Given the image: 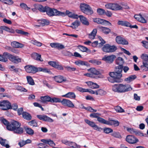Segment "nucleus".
I'll return each instance as SVG.
<instances>
[{"instance_id": "obj_1", "label": "nucleus", "mask_w": 148, "mask_h": 148, "mask_svg": "<svg viewBox=\"0 0 148 148\" xmlns=\"http://www.w3.org/2000/svg\"><path fill=\"white\" fill-rule=\"evenodd\" d=\"M0 121L6 126L8 130L17 134H21L23 132V129L20 127L21 124L18 121H13L10 123H9L7 120L2 117L1 118Z\"/></svg>"}, {"instance_id": "obj_2", "label": "nucleus", "mask_w": 148, "mask_h": 148, "mask_svg": "<svg viewBox=\"0 0 148 148\" xmlns=\"http://www.w3.org/2000/svg\"><path fill=\"white\" fill-rule=\"evenodd\" d=\"M123 66H118L115 69V72H110L109 75L110 77H108V80L111 83H120L123 81L121 78L122 75Z\"/></svg>"}, {"instance_id": "obj_3", "label": "nucleus", "mask_w": 148, "mask_h": 148, "mask_svg": "<svg viewBox=\"0 0 148 148\" xmlns=\"http://www.w3.org/2000/svg\"><path fill=\"white\" fill-rule=\"evenodd\" d=\"M112 88L114 92L120 93L124 92L132 89L130 85L123 84H115L112 86Z\"/></svg>"}, {"instance_id": "obj_4", "label": "nucleus", "mask_w": 148, "mask_h": 148, "mask_svg": "<svg viewBox=\"0 0 148 148\" xmlns=\"http://www.w3.org/2000/svg\"><path fill=\"white\" fill-rule=\"evenodd\" d=\"M80 8L82 12L88 15H90L93 13V10L90 6L85 3H81Z\"/></svg>"}, {"instance_id": "obj_5", "label": "nucleus", "mask_w": 148, "mask_h": 148, "mask_svg": "<svg viewBox=\"0 0 148 148\" xmlns=\"http://www.w3.org/2000/svg\"><path fill=\"white\" fill-rule=\"evenodd\" d=\"M4 56H7V58L12 62L18 64L21 62V59L18 56H14L7 52L3 53Z\"/></svg>"}, {"instance_id": "obj_6", "label": "nucleus", "mask_w": 148, "mask_h": 148, "mask_svg": "<svg viewBox=\"0 0 148 148\" xmlns=\"http://www.w3.org/2000/svg\"><path fill=\"white\" fill-rule=\"evenodd\" d=\"M46 12L49 16H53L62 15L64 14V13L61 12L55 9H52L48 7L47 8Z\"/></svg>"}, {"instance_id": "obj_7", "label": "nucleus", "mask_w": 148, "mask_h": 148, "mask_svg": "<svg viewBox=\"0 0 148 148\" xmlns=\"http://www.w3.org/2000/svg\"><path fill=\"white\" fill-rule=\"evenodd\" d=\"M117 49V47L115 45H110L108 44H106L102 47V50L105 52L109 53L115 52Z\"/></svg>"}, {"instance_id": "obj_8", "label": "nucleus", "mask_w": 148, "mask_h": 148, "mask_svg": "<svg viewBox=\"0 0 148 148\" xmlns=\"http://www.w3.org/2000/svg\"><path fill=\"white\" fill-rule=\"evenodd\" d=\"M106 8L108 9L116 11L121 10L122 7L118 4L115 3H108L105 5Z\"/></svg>"}, {"instance_id": "obj_9", "label": "nucleus", "mask_w": 148, "mask_h": 148, "mask_svg": "<svg viewBox=\"0 0 148 148\" xmlns=\"http://www.w3.org/2000/svg\"><path fill=\"white\" fill-rule=\"evenodd\" d=\"M11 104L8 100L0 101V107L1 109L3 110H6L11 108Z\"/></svg>"}, {"instance_id": "obj_10", "label": "nucleus", "mask_w": 148, "mask_h": 148, "mask_svg": "<svg viewBox=\"0 0 148 148\" xmlns=\"http://www.w3.org/2000/svg\"><path fill=\"white\" fill-rule=\"evenodd\" d=\"M24 68L26 71L28 73H35L38 72V68L31 65L25 66Z\"/></svg>"}, {"instance_id": "obj_11", "label": "nucleus", "mask_w": 148, "mask_h": 148, "mask_svg": "<svg viewBox=\"0 0 148 148\" xmlns=\"http://www.w3.org/2000/svg\"><path fill=\"white\" fill-rule=\"evenodd\" d=\"M103 124L116 127L119 125V122L117 120L116 121L109 119L108 121H106L104 119Z\"/></svg>"}, {"instance_id": "obj_12", "label": "nucleus", "mask_w": 148, "mask_h": 148, "mask_svg": "<svg viewBox=\"0 0 148 148\" xmlns=\"http://www.w3.org/2000/svg\"><path fill=\"white\" fill-rule=\"evenodd\" d=\"M61 103L64 106L69 108H73L75 107L74 104L72 101L68 99H64L61 101Z\"/></svg>"}, {"instance_id": "obj_13", "label": "nucleus", "mask_w": 148, "mask_h": 148, "mask_svg": "<svg viewBox=\"0 0 148 148\" xmlns=\"http://www.w3.org/2000/svg\"><path fill=\"white\" fill-rule=\"evenodd\" d=\"M126 140L130 144H134L138 141V139L132 135H128L126 138Z\"/></svg>"}, {"instance_id": "obj_14", "label": "nucleus", "mask_w": 148, "mask_h": 148, "mask_svg": "<svg viewBox=\"0 0 148 148\" xmlns=\"http://www.w3.org/2000/svg\"><path fill=\"white\" fill-rule=\"evenodd\" d=\"M116 58V56L114 55L105 56L102 60L108 63H111L113 62Z\"/></svg>"}, {"instance_id": "obj_15", "label": "nucleus", "mask_w": 148, "mask_h": 148, "mask_svg": "<svg viewBox=\"0 0 148 148\" xmlns=\"http://www.w3.org/2000/svg\"><path fill=\"white\" fill-rule=\"evenodd\" d=\"M37 116L39 119L49 122H53V120L47 116L43 115H38Z\"/></svg>"}, {"instance_id": "obj_16", "label": "nucleus", "mask_w": 148, "mask_h": 148, "mask_svg": "<svg viewBox=\"0 0 148 148\" xmlns=\"http://www.w3.org/2000/svg\"><path fill=\"white\" fill-rule=\"evenodd\" d=\"M53 78L56 82L58 83H61L66 81V78L61 75L55 76Z\"/></svg>"}, {"instance_id": "obj_17", "label": "nucleus", "mask_w": 148, "mask_h": 148, "mask_svg": "<svg viewBox=\"0 0 148 148\" xmlns=\"http://www.w3.org/2000/svg\"><path fill=\"white\" fill-rule=\"evenodd\" d=\"M50 46L53 48H57L59 50L65 48L64 46L63 45L57 43H51Z\"/></svg>"}, {"instance_id": "obj_18", "label": "nucleus", "mask_w": 148, "mask_h": 148, "mask_svg": "<svg viewBox=\"0 0 148 148\" xmlns=\"http://www.w3.org/2000/svg\"><path fill=\"white\" fill-rule=\"evenodd\" d=\"M38 22L39 24V25H35L34 26L39 27L40 26H43L46 25H47L49 24V21L47 20L42 19L40 20H38Z\"/></svg>"}, {"instance_id": "obj_19", "label": "nucleus", "mask_w": 148, "mask_h": 148, "mask_svg": "<svg viewBox=\"0 0 148 148\" xmlns=\"http://www.w3.org/2000/svg\"><path fill=\"white\" fill-rule=\"evenodd\" d=\"M99 114L97 113H93L90 114V116L91 117L97 118V121L99 123L103 124L104 119L99 117Z\"/></svg>"}, {"instance_id": "obj_20", "label": "nucleus", "mask_w": 148, "mask_h": 148, "mask_svg": "<svg viewBox=\"0 0 148 148\" xmlns=\"http://www.w3.org/2000/svg\"><path fill=\"white\" fill-rule=\"evenodd\" d=\"M74 63L76 65L79 66H85L87 67L89 66V64L88 62L81 60L76 61Z\"/></svg>"}, {"instance_id": "obj_21", "label": "nucleus", "mask_w": 148, "mask_h": 148, "mask_svg": "<svg viewBox=\"0 0 148 148\" xmlns=\"http://www.w3.org/2000/svg\"><path fill=\"white\" fill-rule=\"evenodd\" d=\"M134 18L137 20L143 23H147L146 20L141 15H136L134 16Z\"/></svg>"}, {"instance_id": "obj_22", "label": "nucleus", "mask_w": 148, "mask_h": 148, "mask_svg": "<svg viewBox=\"0 0 148 148\" xmlns=\"http://www.w3.org/2000/svg\"><path fill=\"white\" fill-rule=\"evenodd\" d=\"M79 17V18L81 22L83 24L86 25H89V23L86 17L82 15L78 16V18Z\"/></svg>"}, {"instance_id": "obj_23", "label": "nucleus", "mask_w": 148, "mask_h": 148, "mask_svg": "<svg viewBox=\"0 0 148 148\" xmlns=\"http://www.w3.org/2000/svg\"><path fill=\"white\" fill-rule=\"evenodd\" d=\"M63 97L70 98L71 99H74L76 97V95L75 93L72 92H69L62 96Z\"/></svg>"}, {"instance_id": "obj_24", "label": "nucleus", "mask_w": 148, "mask_h": 148, "mask_svg": "<svg viewBox=\"0 0 148 148\" xmlns=\"http://www.w3.org/2000/svg\"><path fill=\"white\" fill-rule=\"evenodd\" d=\"M8 143V141L6 139L0 138V143L2 146L5 147L6 148H9L10 146Z\"/></svg>"}, {"instance_id": "obj_25", "label": "nucleus", "mask_w": 148, "mask_h": 148, "mask_svg": "<svg viewBox=\"0 0 148 148\" xmlns=\"http://www.w3.org/2000/svg\"><path fill=\"white\" fill-rule=\"evenodd\" d=\"M11 45L14 47L16 48H22L24 45L23 44L16 41H13L11 43Z\"/></svg>"}, {"instance_id": "obj_26", "label": "nucleus", "mask_w": 148, "mask_h": 148, "mask_svg": "<svg viewBox=\"0 0 148 148\" xmlns=\"http://www.w3.org/2000/svg\"><path fill=\"white\" fill-rule=\"evenodd\" d=\"M32 58L34 60L40 61L41 62L43 61V60L41 58V55L36 53H34L32 55Z\"/></svg>"}, {"instance_id": "obj_27", "label": "nucleus", "mask_w": 148, "mask_h": 148, "mask_svg": "<svg viewBox=\"0 0 148 148\" xmlns=\"http://www.w3.org/2000/svg\"><path fill=\"white\" fill-rule=\"evenodd\" d=\"M40 99L42 102L44 103L47 102H51V97L48 95L41 97Z\"/></svg>"}, {"instance_id": "obj_28", "label": "nucleus", "mask_w": 148, "mask_h": 148, "mask_svg": "<svg viewBox=\"0 0 148 148\" xmlns=\"http://www.w3.org/2000/svg\"><path fill=\"white\" fill-rule=\"evenodd\" d=\"M98 28L100 31L106 34H108L110 32V29L108 28L102 26H99L98 27Z\"/></svg>"}, {"instance_id": "obj_29", "label": "nucleus", "mask_w": 148, "mask_h": 148, "mask_svg": "<svg viewBox=\"0 0 148 148\" xmlns=\"http://www.w3.org/2000/svg\"><path fill=\"white\" fill-rule=\"evenodd\" d=\"M86 83L89 87L91 88H97L99 87V86L97 84L91 82H87Z\"/></svg>"}, {"instance_id": "obj_30", "label": "nucleus", "mask_w": 148, "mask_h": 148, "mask_svg": "<svg viewBox=\"0 0 148 148\" xmlns=\"http://www.w3.org/2000/svg\"><path fill=\"white\" fill-rule=\"evenodd\" d=\"M93 21L97 23H98L104 24L106 23L110 24V23L109 22L107 21L106 20H104L102 19L99 18H95L93 19Z\"/></svg>"}, {"instance_id": "obj_31", "label": "nucleus", "mask_w": 148, "mask_h": 148, "mask_svg": "<svg viewBox=\"0 0 148 148\" xmlns=\"http://www.w3.org/2000/svg\"><path fill=\"white\" fill-rule=\"evenodd\" d=\"M118 25L129 27L130 26V23L126 21H119L117 23Z\"/></svg>"}, {"instance_id": "obj_32", "label": "nucleus", "mask_w": 148, "mask_h": 148, "mask_svg": "<svg viewBox=\"0 0 148 148\" xmlns=\"http://www.w3.org/2000/svg\"><path fill=\"white\" fill-rule=\"evenodd\" d=\"M127 131L132 134H135L136 135H140V132L137 130L132 128H128Z\"/></svg>"}, {"instance_id": "obj_33", "label": "nucleus", "mask_w": 148, "mask_h": 148, "mask_svg": "<svg viewBox=\"0 0 148 148\" xmlns=\"http://www.w3.org/2000/svg\"><path fill=\"white\" fill-rule=\"evenodd\" d=\"M22 114L23 117L24 119L27 120H30L31 119L32 116L29 114L25 112H23Z\"/></svg>"}, {"instance_id": "obj_34", "label": "nucleus", "mask_w": 148, "mask_h": 148, "mask_svg": "<svg viewBox=\"0 0 148 148\" xmlns=\"http://www.w3.org/2000/svg\"><path fill=\"white\" fill-rule=\"evenodd\" d=\"M136 78V75H130L127 78H125L124 79V81L127 82L128 83H130L134 80Z\"/></svg>"}, {"instance_id": "obj_35", "label": "nucleus", "mask_w": 148, "mask_h": 148, "mask_svg": "<svg viewBox=\"0 0 148 148\" xmlns=\"http://www.w3.org/2000/svg\"><path fill=\"white\" fill-rule=\"evenodd\" d=\"M48 6L44 7L42 5H39L36 7V8L40 12H45L46 11Z\"/></svg>"}, {"instance_id": "obj_36", "label": "nucleus", "mask_w": 148, "mask_h": 148, "mask_svg": "<svg viewBox=\"0 0 148 148\" xmlns=\"http://www.w3.org/2000/svg\"><path fill=\"white\" fill-rule=\"evenodd\" d=\"M97 33V29H93L91 33L89 34V38L92 39H94Z\"/></svg>"}, {"instance_id": "obj_37", "label": "nucleus", "mask_w": 148, "mask_h": 148, "mask_svg": "<svg viewBox=\"0 0 148 148\" xmlns=\"http://www.w3.org/2000/svg\"><path fill=\"white\" fill-rule=\"evenodd\" d=\"M80 25L79 22L77 21L76 20L73 22L72 23V25L69 26L72 28L73 29H75L77 27Z\"/></svg>"}, {"instance_id": "obj_38", "label": "nucleus", "mask_w": 148, "mask_h": 148, "mask_svg": "<svg viewBox=\"0 0 148 148\" xmlns=\"http://www.w3.org/2000/svg\"><path fill=\"white\" fill-rule=\"evenodd\" d=\"M116 62L119 66H123L124 63L123 60L122 58L119 57L116 60Z\"/></svg>"}, {"instance_id": "obj_39", "label": "nucleus", "mask_w": 148, "mask_h": 148, "mask_svg": "<svg viewBox=\"0 0 148 148\" xmlns=\"http://www.w3.org/2000/svg\"><path fill=\"white\" fill-rule=\"evenodd\" d=\"M84 121L87 124L94 128L96 125L94 122L90 121L88 119H85L84 120Z\"/></svg>"}, {"instance_id": "obj_40", "label": "nucleus", "mask_w": 148, "mask_h": 148, "mask_svg": "<svg viewBox=\"0 0 148 148\" xmlns=\"http://www.w3.org/2000/svg\"><path fill=\"white\" fill-rule=\"evenodd\" d=\"M26 78L28 83L30 85H33L34 84V82L32 78L30 76H27Z\"/></svg>"}, {"instance_id": "obj_41", "label": "nucleus", "mask_w": 148, "mask_h": 148, "mask_svg": "<svg viewBox=\"0 0 148 148\" xmlns=\"http://www.w3.org/2000/svg\"><path fill=\"white\" fill-rule=\"evenodd\" d=\"M68 146L75 148H80V147L79 145H77L75 143L73 142H69Z\"/></svg>"}, {"instance_id": "obj_42", "label": "nucleus", "mask_w": 148, "mask_h": 148, "mask_svg": "<svg viewBox=\"0 0 148 148\" xmlns=\"http://www.w3.org/2000/svg\"><path fill=\"white\" fill-rule=\"evenodd\" d=\"M2 29L3 30H4L7 32H9L13 33L14 32V30L11 28H10L9 27L5 26H2Z\"/></svg>"}, {"instance_id": "obj_43", "label": "nucleus", "mask_w": 148, "mask_h": 148, "mask_svg": "<svg viewBox=\"0 0 148 148\" xmlns=\"http://www.w3.org/2000/svg\"><path fill=\"white\" fill-rule=\"evenodd\" d=\"M90 72L92 74L98 75L100 74V73L99 71H97L94 68H92L89 69Z\"/></svg>"}, {"instance_id": "obj_44", "label": "nucleus", "mask_w": 148, "mask_h": 148, "mask_svg": "<svg viewBox=\"0 0 148 148\" xmlns=\"http://www.w3.org/2000/svg\"><path fill=\"white\" fill-rule=\"evenodd\" d=\"M1 1L5 4L9 5H11L14 3L12 0H1Z\"/></svg>"}, {"instance_id": "obj_45", "label": "nucleus", "mask_w": 148, "mask_h": 148, "mask_svg": "<svg viewBox=\"0 0 148 148\" xmlns=\"http://www.w3.org/2000/svg\"><path fill=\"white\" fill-rule=\"evenodd\" d=\"M10 69L11 71L15 72V73L18 74L19 73V70H20L18 68H16L14 66H10Z\"/></svg>"}, {"instance_id": "obj_46", "label": "nucleus", "mask_w": 148, "mask_h": 148, "mask_svg": "<svg viewBox=\"0 0 148 148\" xmlns=\"http://www.w3.org/2000/svg\"><path fill=\"white\" fill-rule=\"evenodd\" d=\"M16 88L17 90L20 91L26 92L27 91V90L25 88L21 86L17 85L16 86Z\"/></svg>"}, {"instance_id": "obj_47", "label": "nucleus", "mask_w": 148, "mask_h": 148, "mask_svg": "<svg viewBox=\"0 0 148 148\" xmlns=\"http://www.w3.org/2000/svg\"><path fill=\"white\" fill-rule=\"evenodd\" d=\"M38 71H42L44 73H49L50 72V71L49 69L47 68L38 67Z\"/></svg>"}, {"instance_id": "obj_48", "label": "nucleus", "mask_w": 148, "mask_h": 148, "mask_svg": "<svg viewBox=\"0 0 148 148\" xmlns=\"http://www.w3.org/2000/svg\"><path fill=\"white\" fill-rule=\"evenodd\" d=\"M8 61L7 56H4L3 53L2 55L0 54V61L6 62Z\"/></svg>"}, {"instance_id": "obj_49", "label": "nucleus", "mask_w": 148, "mask_h": 148, "mask_svg": "<svg viewBox=\"0 0 148 148\" xmlns=\"http://www.w3.org/2000/svg\"><path fill=\"white\" fill-rule=\"evenodd\" d=\"M114 109L117 112H123L125 111L121 107L119 106L115 107Z\"/></svg>"}, {"instance_id": "obj_50", "label": "nucleus", "mask_w": 148, "mask_h": 148, "mask_svg": "<svg viewBox=\"0 0 148 148\" xmlns=\"http://www.w3.org/2000/svg\"><path fill=\"white\" fill-rule=\"evenodd\" d=\"M141 58L144 61H148V55L145 53H143L140 56Z\"/></svg>"}, {"instance_id": "obj_51", "label": "nucleus", "mask_w": 148, "mask_h": 148, "mask_svg": "<svg viewBox=\"0 0 148 148\" xmlns=\"http://www.w3.org/2000/svg\"><path fill=\"white\" fill-rule=\"evenodd\" d=\"M16 32L18 34H19L22 35H24L25 36H27L29 34L28 33L26 32H25L24 31L19 29H16Z\"/></svg>"}, {"instance_id": "obj_52", "label": "nucleus", "mask_w": 148, "mask_h": 148, "mask_svg": "<svg viewBox=\"0 0 148 148\" xmlns=\"http://www.w3.org/2000/svg\"><path fill=\"white\" fill-rule=\"evenodd\" d=\"M25 130L27 133L30 135H32L34 134V130L30 128H26Z\"/></svg>"}, {"instance_id": "obj_53", "label": "nucleus", "mask_w": 148, "mask_h": 148, "mask_svg": "<svg viewBox=\"0 0 148 148\" xmlns=\"http://www.w3.org/2000/svg\"><path fill=\"white\" fill-rule=\"evenodd\" d=\"M78 48L81 51L83 52H86L88 50V48L82 45H80L78 46Z\"/></svg>"}, {"instance_id": "obj_54", "label": "nucleus", "mask_w": 148, "mask_h": 148, "mask_svg": "<svg viewBox=\"0 0 148 148\" xmlns=\"http://www.w3.org/2000/svg\"><path fill=\"white\" fill-rule=\"evenodd\" d=\"M106 93V92L102 89H100L97 90H96V95H102L105 94Z\"/></svg>"}, {"instance_id": "obj_55", "label": "nucleus", "mask_w": 148, "mask_h": 148, "mask_svg": "<svg viewBox=\"0 0 148 148\" xmlns=\"http://www.w3.org/2000/svg\"><path fill=\"white\" fill-rule=\"evenodd\" d=\"M61 101L60 99L56 98L53 97L51 98V103H58L61 102Z\"/></svg>"}, {"instance_id": "obj_56", "label": "nucleus", "mask_w": 148, "mask_h": 148, "mask_svg": "<svg viewBox=\"0 0 148 148\" xmlns=\"http://www.w3.org/2000/svg\"><path fill=\"white\" fill-rule=\"evenodd\" d=\"M31 42L34 45H36L38 47H40L42 45V44L41 43L35 40H32Z\"/></svg>"}, {"instance_id": "obj_57", "label": "nucleus", "mask_w": 148, "mask_h": 148, "mask_svg": "<svg viewBox=\"0 0 148 148\" xmlns=\"http://www.w3.org/2000/svg\"><path fill=\"white\" fill-rule=\"evenodd\" d=\"M20 6L21 8L24 10H29L30 9V8L28 7L27 6L26 4L24 3H21L20 4Z\"/></svg>"}, {"instance_id": "obj_58", "label": "nucleus", "mask_w": 148, "mask_h": 148, "mask_svg": "<svg viewBox=\"0 0 148 148\" xmlns=\"http://www.w3.org/2000/svg\"><path fill=\"white\" fill-rule=\"evenodd\" d=\"M104 132L106 134H108L110 133H111L113 132V130L109 128L105 127L103 129Z\"/></svg>"}, {"instance_id": "obj_59", "label": "nucleus", "mask_w": 148, "mask_h": 148, "mask_svg": "<svg viewBox=\"0 0 148 148\" xmlns=\"http://www.w3.org/2000/svg\"><path fill=\"white\" fill-rule=\"evenodd\" d=\"M112 135L115 137L118 138L119 139L121 138H122L120 134L118 132H114L112 134Z\"/></svg>"}, {"instance_id": "obj_60", "label": "nucleus", "mask_w": 148, "mask_h": 148, "mask_svg": "<svg viewBox=\"0 0 148 148\" xmlns=\"http://www.w3.org/2000/svg\"><path fill=\"white\" fill-rule=\"evenodd\" d=\"M29 124L33 127H37L38 124L35 120H33L29 122Z\"/></svg>"}, {"instance_id": "obj_61", "label": "nucleus", "mask_w": 148, "mask_h": 148, "mask_svg": "<svg viewBox=\"0 0 148 148\" xmlns=\"http://www.w3.org/2000/svg\"><path fill=\"white\" fill-rule=\"evenodd\" d=\"M89 62L95 65H100L101 64V62L100 61L95 60H90Z\"/></svg>"}, {"instance_id": "obj_62", "label": "nucleus", "mask_w": 148, "mask_h": 148, "mask_svg": "<svg viewBox=\"0 0 148 148\" xmlns=\"http://www.w3.org/2000/svg\"><path fill=\"white\" fill-rule=\"evenodd\" d=\"M76 89L77 90L82 92H86L88 91L87 89L83 88L82 87L78 86H76Z\"/></svg>"}, {"instance_id": "obj_63", "label": "nucleus", "mask_w": 148, "mask_h": 148, "mask_svg": "<svg viewBox=\"0 0 148 148\" xmlns=\"http://www.w3.org/2000/svg\"><path fill=\"white\" fill-rule=\"evenodd\" d=\"M143 65H141L140 66L141 69L142 70H146V69H143V68H144V67H146V68H147V69H148V63H147L146 62H144L143 61Z\"/></svg>"}, {"instance_id": "obj_64", "label": "nucleus", "mask_w": 148, "mask_h": 148, "mask_svg": "<svg viewBox=\"0 0 148 148\" xmlns=\"http://www.w3.org/2000/svg\"><path fill=\"white\" fill-rule=\"evenodd\" d=\"M97 12L99 14L103 15L105 12V10L102 8H99L97 9Z\"/></svg>"}]
</instances>
